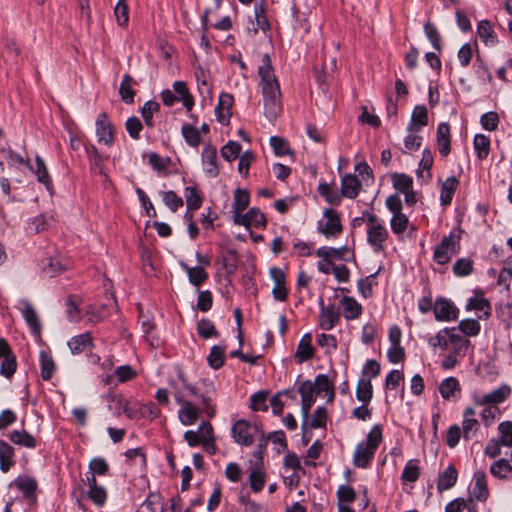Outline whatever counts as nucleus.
Instances as JSON below:
<instances>
[{
    "label": "nucleus",
    "mask_w": 512,
    "mask_h": 512,
    "mask_svg": "<svg viewBox=\"0 0 512 512\" xmlns=\"http://www.w3.org/2000/svg\"><path fill=\"white\" fill-rule=\"evenodd\" d=\"M510 394L511 387L504 384L491 391L490 393L484 394L481 397H476L475 403L477 405L497 406L498 404L503 403L510 396Z\"/></svg>",
    "instance_id": "nucleus-12"
},
{
    "label": "nucleus",
    "mask_w": 512,
    "mask_h": 512,
    "mask_svg": "<svg viewBox=\"0 0 512 512\" xmlns=\"http://www.w3.org/2000/svg\"><path fill=\"white\" fill-rule=\"evenodd\" d=\"M234 223L247 228L253 226L261 228L266 226V218L264 213L258 208H250L245 214L234 215Z\"/></svg>",
    "instance_id": "nucleus-10"
},
{
    "label": "nucleus",
    "mask_w": 512,
    "mask_h": 512,
    "mask_svg": "<svg viewBox=\"0 0 512 512\" xmlns=\"http://www.w3.org/2000/svg\"><path fill=\"white\" fill-rule=\"evenodd\" d=\"M362 187L360 180L352 174H346L341 179V195L349 199H355Z\"/></svg>",
    "instance_id": "nucleus-19"
},
{
    "label": "nucleus",
    "mask_w": 512,
    "mask_h": 512,
    "mask_svg": "<svg viewBox=\"0 0 512 512\" xmlns=\"http://www.w3.org/2000/svg\"><path fill=\"white\" fill-rule=\"evenodd\" d=\"M428 124V111L425 106H416L411 115L408 130L418 132Z\"/></svg>",
    "instance_id": "nucleus-27"
},
{
    "label": "nucleus",
    "mask_w": 512,
    "mask_h": 512,
    "mask_svg": "<svg viewBox=\"0 0 512 512\" xmlns=\"http://www.w3.org/2000/svg\"><path fill=\"white\" fill-rule=\"evenodd\" d=\"M10 441L16 445L33 449L37 446L36 439L25 430H13L8 435Z\"/></svg>",
    "instance_id": "nucleus-31"
},
{
    "label": "nucleus",
    "mask_w": 512,
    "mask_h": 512,
    "mask_svg": "<svg viewBox=\"0 0 512 512\" xmlns=\"http://www.w3.org/2000/svg\"><path fill=\"white\" fill-rule=\"evenodd\" d=\"M35 169H31L34 174L37 176L38 182L44 184L47 189H50L52 186V180L48 173L47 167L45 165V162L40 156H36L35 158Z\"/></svg>",
    "instance_id": "nucleus-42"
},
{
    "label": "nucleus",
    "mask_w": 512,
    "mask_h": 512,
    "mask_svg": "<svg viewBox=\"0 0 512 512\" xmlns=\"http://www.w3.org/2000/svg\"><path fill=\"white\" fill-rule=\"evenodd\" d=\"M197 332L203 339L218 337L219 333L215 328L214 323L209 319H202L197 324Z\"/></svg>",
    "instance_id": "nucleus-52"
},
{
    "label": "nucleus",
    "mask_w": 512,
    "mask_h": 512,
    "mask_svg": "<svg viewBox=\"0 0 512 512\" xmlns=\"http://www.w3.org/2000/svg\"><path fill=\"white\" fill-rule=\"evenodd\" d=\"M344 317L348 320L357 319L362 313V306L352 297L344 296L341 300Z\"/></svg>",
    "instance_id": "nucleus-36"
},
{
    "label": "nucleus",
    "mask_w": 512,
    "mask_h": 512,
    "mask_svg": "<svg viewBox=\"0 0 512 512\" xmlns=\"http://www.w3.org/2000/svg\"><path fill=\"white\" fill-rule=\"evenodd\" d=\"M459 186V180L455 176L447 178L441 186L440 202L441 205L447 206L451 204L453 195Z\"/></svg>",
    "instance_id": "nucleus-29"
},
{
    "label": "nucleus",
    "mask_w": 512,
    "mask_h": 512,
    "mask_svg": "<svg viewBox=\"0 0 512 512\" xmlns=\"http://www.w3.org/2000/svg\"><path fill=\"white\" fill-rule=\"evenodd\" d=\"M474 486H473V496L478 501H486L489 497V489L486 480V473L483 470H478L474 473L473 476Z\"/></svg>",
    "instance_id": "nucleus-20"
},
{
    "label": "nucleus",
    "mask_w": 512,
    "mask_h": 512,
    "mask_svg": "<svg viewBox=\"0 0 512 512\" xmlns=\"http://www.w3.org/2000/svg\"><path fill=\"white\" fill-rule=\"evenodd\" d=\"M234 98L229 93H221L219 101L215 107V114L217 119L221 123H227L231 117V108L233 105Z\"/></svg>",
    "instance_id": "nucleus-18"
},
{
    "label": "nucleus",
    "mask_w": 512,
    "mask_h": 512,
    "mask_svg": "<svg viewBox=\"0 0 512 512\" xmlns=\"http://www.w3.org/2000/svg\"><path fill=\"white\" fill-rule=\"evenodd\" d=\"M324 217L326 221L325 223L322 221L318 223V231L327 238H335L341 234L343 227L339 214L333 209H325Z\"/></svg>",
    "instance_id": "nucleus-7"
},
{
    "label": "nucleus",
    "mask_w": 512,
    "mask_h": 512,
    "mask_svg": "<svg viewBox=\"0 0 512 512\" xmlns=\"http://www.w3.org/2000/svg\"><path fill=\"white\" fill-rule=\"evenodd\" d=\"M450 328H443L436 333L433 337L429 338L428 343L432 348L439 347L442 350H447L450 347Z\"/></svg>",
    "instance_id": "nucleus-40"
},
{
    "label": "nucleus",
    "mask_w": 512,
    "mask_h": 512,
    "mask_svg": "<svg viewBox=\"0 0 512 512\" xmlns=\"http://www.w3.org/2000/svg\"><path fill=\"white\" fill-rule=\"evenodd\" d=\"M224 353L225 347L222 346H213L210 349V353L207 357L208 364L213 369H219L224 364Z\"/></svg>",
    "instance_id": "nucleus-50"
},
{
    "label": "nucleus",
    "mask_w": 512,
    "mask_h": 512,
    "mask_svg": "<svg viewBox=\"0 0 512 512\" xmlns=\"http://www.w3.org/2000/svg\"><path fill=\"white\" fill-rule=\"evenodd\" d=\"M86 151L91 170L100 175H105L104 161L106 158H104L94 146L86 148Z\"/></svg>",
    "instance_id": "nucleus-39"
},
{
    "label": "nucleus",
    "mask_w": 512,
    "mask_h": 512,
    "mask_svg": "<svg viewBox=\"0 0 512 512\" xmlns=\"http://www.w3.org/2000/svg\"><path fill=\"white\" fill-rule=\"evenodd\" d=\"M392 182L394 188L402 193L413 187V179L406 174L394 173L392 175Z\"/></svg>",
    "instance_id": "nucleus-56"
},
{
    "label": "nucleus",
    "mask_w": 512,
    "mask_h": 512,
    "mask_svg": "<svg viewBox=\"0 0 512 512\" xmlns=\"http://www.w3.org/2000/svg\"><path fill=\"white\" fill-rule=\"evenodd\" d=\"M455 391H460L459 381L455 377L444 379L439 386V392L446 400L450 399Z\"/></svg>",
    "instance_id": "nucleus-48"
},
{
    "label": "nucleus",
    "mask_w": 512,
    "mask_h": 512,
    "mask_svg": "<svg viewBox=\"0 0 512 512\" xmlns=\"http://www.w3.org/2000/svg\"><path fill=\"white\" fill-rule=\"evenodd\" d=\"M41 378L44 381H49L56 370L55 362L50 353L42 350L39 355Z\"/></svg>",
    "instance_id": "nucleus-32"
},
{
    "label": "nucleus",
    "mask_w": 512,
    "mask_h": 512,
    "mask_svg": "<svg viewBox=\"0 0 512 512\" xmlns=\"http://www.w3.org/2000/svg\"><path fill=\"white\" fill-rule=\"evenodd\" d=\"M450 330L452 331L450 332L451 351L454 352V354H459L460 357H464L467 349L471 345L470 340L461 336L456 327H450Z\"/></svg>",
    "instance_id": "nucleus-26"
},
{
    "label": "nucleus",
    "mask_w": 512,
    "mask_h": 512,
    "mask_svg": "<svg viewBox=\"0 0 512 512\" xmlns=\"http://www.w3.org/2000/svg\"><path fill=\"white\" fill-rule=\"evenodd\" d=\"M21 304V312L25 322L30 327L32 334L39 337L41 334V322L34 307L29 301H22Z\"/></svg>",
    "instance_id": "nucleus-14"
},
{
    "label": "nucleus",
    "mask_w": 512,
    "mask_h": 512,
    "mask_svg": "<svg viewBox=\"0 0 512 512\" xmlns=\"http://www.w3.org/2000/svg\"><path fill=\"white\" fill-rule=\"evenodd\" d=\"M195 77L197 80V86L199 93L205 97H211L212 95V87L208 81V73L203 68H198L195 71Z\"/></svg>",
    "instance_id": "nucleus-44"
},
{
    "label": "nucleus",
    "mask_w": 512,
    "mask_h": 512,
    "mask_svg": "<svg viewBox=\"0 0 512 512\" xmlns=\"http://www.w3.org/2000/svg\"><path fill=\"white\" fill-rule=\"evenodd\" d=\"M364 216H367V242L375 253H381L385 250L388 230L375 214L364 212Z\"/></svg>",
    "instance_id": "nucleus-3"
},
{
    "label": "nucleus",
    "mask_w": 512,
    "mask_h": 512,
    "mask_svg": "<svg viewBox=\"0 0 512 512\" xmlns=\"http://www.w3.org/2000/svg\"><path fill=\"white\" fill-rule=\"evenodd\" d=\"M314 356V349L312 347V336L310 333H306L300 339L297 350L295 353V358L298 363H302L311 359Z\"/></svg>",
    "instance_id": "nucleus-22"
},
{
    "label": "nucleus",
    "mask_w": 512,
    "mask_h": 512,
    "mask_svg": "<svg viewBox=\"0 0 512 512\" xmlns=\"http://www.w3.org/2000/svg\"><path fill=\"white\" fill-rule=\"evenodd\" d=\"M135 84L134 79L129 74H125L120 83L119 94L121 99L126 104H132L134 102L135 90L133 89V85Z\"/></svg>",
    "instance_id": "nucleus-34"
},
{
    "label": "nucleus",
    "mask_w": 512,
    "mask_h": 512,
    "mask_svg": "<svg viewBox=\"0 0 512 512\" xmlns=\"http://www.w3.org/2000/svg\"><path fill=\"white\" fill-rule=\"evenodd\" d=\"M68 346L73 354H80L93 346L92 336L89 332L74 336L68 341Z\"/></svg>",
    "instance_id": "nucleus-28"
},
{
    "label": "nucleus",
    "mask_w": 512,
    "mask_h": 512,
    "mask_svg": "<svg viewBox=\"0 0 512 512\" xmlns=\"http://www.w3.org/2000/svg\"><path fill=\"white\" fill-rule=\"evenodd\" d=\"M381 442L382 428L380 425H375L368 433L366 441L356 446L353 456L354 465L359 468L368 467Z\"/></svg>",
    "instance_id": "nucleus-2"
},
{
    "label": "nucleus",
    "mask_w": 512,
    "mask_h": 512,
    "mask_svg": "<svg viewBox=\"0 0 512 512\" xmlns=\"http://www.w3.org/2000/svg\"><path fill=\"white\" fill-rule=\"evenodd\" d=\"M456 328L467 337L477 336L481 330L480 323L476 319L461 320Z\"/></svg>",
    "instance_id": "nucleus-47"
},
{
    "label": "nucleus",
    "mask_w": 512,
    "mask_h": 512,
    "mask_svg": "<svg viewBox=\"0 0 512 512\" xmlns=\"http://www.w3.org/2000/svg\"><path fill=\"white\" fill-rule=\"evenodd\" d=\"M373 396V388L370 378L362 377L358 383L356 388V398L363 402V404H368Z\"/></svg>",
    "instance_id": "nucleus-37"
},
{
    "label": "nucleus",
    "mask_w": 512,
    "mask_h": 512,
    "mask_svg": "<svg viewBox=\"0 0 512 512\" xmlns=\"http://www.w3.org/2000/svg\"><path fill=\"white\" fill-rule=\"evenodd\" d=\"M159 109L160 105L156 101H147L143 105L141 108V115L147 127L152 128L154 126L153 115L154 113L158 112Z\"/></svg>",
    "instance_id": "nucleus-54"
},
{
    "label": "nucleus",
    "mask_w": 512,
    "mask_h": 512,
    "mask_svg": "<svg viewBox=\"0 0 512 512\" xmlns=\"http://www.w3.org/2000/svg\"><path fill=\"white\" fill-rule=\"evenodd\" d=\"M172 389L175 401L180 405L178 412L179 421L186 426L192 425L198 419L203 408L201 409L187 400L185 394L181 392L180 387L176 383H172Z\"/></svg>",
    "instance_id": "nucleus-4"
},
{
    "label": "nucleus",
    "mask_w": 512,
    "mask_h": 512,
    "mask_svg": "<svg viewBox=\"0 0 512 512\" xmlns=\"http://www.w3.org/2000/svg\"><path fill=\"white\" fill-rule=\"evenodd\" d=\"M298 392L301 395V412L304 420H308L310 409L316 400V388L310 380L303 381Z\"/></svg>",
    "instance_id": "nucleus-9"
},
{
    "label": "nucleus",
    "mask_w": 512,
    "mask_h": 512,
    "mask_svg": "<svg viewBox=\"0 0 512 512\" xmlns=\"http://www.w3.org/2000/svg\"><path fill=\"white\" fill-rule=\"evenodd\" d=\"M15 486L22 492L25 498L35 497L37 481L27 475L18 476L14 481Z\"/></svg>",
    "instance_id": "nucleus-30"
},
{
    "label": "nucleus",
    "mask_w": 512,
    "mask_h": 512,
    "mask_svg": "<svg viewBox=\"0 0 512 512\" xmlns=\"http://www.w3.org/2000/svg\"><path fill=\"white\" fill-rule=\"evenodd\" d=\"M318 192L331 205L338 206L341 203V193L331 188L327 183L320 184L318 186Z\"/></svg>",
    "instance_id": "nucleus-46"
},
{
    "label": "nucleus",
    "mask_w": 512,
    "mask_h": 512,
    "mask_svg": "<svg viewBox=\"0 0 512 512\" xmlns=\"http://www.w3.org/2000/svg\"><path fill=\"white\" fill-rule=\"evenodd\" d=\"M113 399H117L119 407L123 408L124 414L132 420L140 419L139 405L137 403L131 404L126 402L121 396H113Z\"/></svg>",
    "instance_id": "nucleus-55"
},
{
    "label": "nucleus",
    "mask_w": 512,
    "mask_h": 512,
    "mask_svg": "<svg viewBox=\"0 0 512 512\" xmlns=\"http://www.w3.org/2000/svg\"><path fill=\"white\" fill-rule=\"evenodd\" d=\"M499 440L503 446L512 448V421H503L498 426Z\"/></svg>",
    "instance_id": "nucleus-53"
},
{
    "label": "nucleus",
    "mask_w": 512,
    "mask_h": 512,
    "mask_svg": "<svg viewBox=\"0 0 512 512\" xmlns=\"http://www.w3.org/2000/svg\"><path fill=\"white\" fill-rule=\"evenodd\" d=\"M270 276L274 281L272 294L277 301H286L288 297V290L286 288V275L284 271L277 267H272L269 270Z\"/></svg>",
    "instance_id": "nucleus-13"
},
{
    "label": "nucleus",
    "mask_w": 512,
    "mask_h": 512,
    "mask_svg": "<svg viewBox=\"0 0 512 512\" xmlns=\"http://www.w3.org/2000/svg\"><path fill=\"white\" fill-rule=\"evenodd\" d=\"M162 200L173 212L183 206V200L174 191L162 192Z\"/></svg>",
    "instance_id": "nucleus-63"
},
{
    "label": "nucleus",
    "mask_w": 512,
    "mask_h": 512,
    "mask_svg": "<svg viewBox=\"0 0 512 512\" xmlns=\"http://www.w3.org/2000/svg\"><path fill=\"white\" fill-rule=\"evenodd\" d=\"M190 395L200 397L203 411L209 418H213L216 414V405L213 403L214 391L212 393L199 394L197 388L191 384L186 390Z\"/></svg>",
    "instance_id": "nucleus-23"
},
{
    "label": "nucleus",
    "mask_w": 512,
    "mask_h": 512,
    "mask_svg": "<svg viewBox=\"0 0 512 512\" xmlns=\"http://www.w3.org/2000/svg\"><path fill=\"white\" fill-rule=\"evenodd\" d=\"M250 202L249 192L245 189L237 188L234 192L233 212L234 215L243 214Z\"/></svg>",
    "instance_id": "nucleus-41"
},
{
    "label": "nucleus",
    "mask_w": 512,
    "mask_h": 512,
    "mask_svg": "<svg viewBox=\"0 0 512 512\" xmlns=\"http://www.w3.org/2000/svg\"><path fill=\"white\" fill-rule=\"evenodd\" d=\"M474 149L479 159H485L490 151V139L483 135L477 134L473 141Z\"/></svg>",
    "instance_id": "nucleus-49"
},
{
    "label": "nucleus",
    "mask_w": 512,
    "mask_h": 512,
    "mask_svg": "<svg viewBox=\"0 0 512 512\" xmlns=\"http://www.w3.org/2000/svg\"><path fill=\"white\" fill-rule=\"evenodd\" d=\"M14 456V448L0 439V470L3 473H7L15 465Z\"/></svg>",
    "instance_id": "nucleus-24"
},
{
    "label": "nucleus",
    "mask_w": 512,
    "mask_h": 512,
    "mask_svg": "<svg viewBox=\"0 0 512 512\" xmlns=\"http://www.w3.org/2000/svg\"><path fill=\"white\" fill-rule=\"evenodd\" d=\"M258 75L261 79L264 113L269 120H273L282 110V102L280 86L274 74L269 54L263 55L262 64L258 68Z\"/></svg>",
    "instance_id": "nucleus-1"
},
{
    "label": "nucleus",
    "mask_w": 512,
    "mask_h": 512,
    "mask_svg": "<svg viewBox=\"0 0 512 512\" xmlns=\"http://www.w3.org/2000/svg\"><path fill=\"white\" fill-rule=\"evenodd\" d=\"M453 272L456 276L464 277L473 272V261L469 258H461L453 265Z\"/></svg>",
    "instance_id": "nucleus-59"
},
{
    "label": "nucleus",
    "mask_w": 512,
    "mask_h": 512,
    "mask_svg": "<svg viewBox=\"0 0 512 512\" xmlns=\"http://www.w3.org/2000/svg\"><path fill=\"white\" fill-rule=\"evenodd\" d=\"M182 135L185 138V141L188 145L192 147H197L201 141V136L199 131L190 124H184L182 126Z\"/></svg>",
    "instance_id": "nucleus-58"
},
{
    "label": "nucleus",
    "mask_w": 512,
    "mask_h": 512,
    "mask_svg": "<svg viewBox=\"0 0 512 512\" xmlns=\"http://www.w3.org/2000/svg\"><path fill=\"white\" fill-rule=\"evenodd\" d=\"M460 232L452 231L448 236H444L439 245L436 246L433 259L440 265L447 264L452 255L459 252Z\"/></svg>",
    "instance_id": "nucleus-5"
},
{
    "label": "nucleus",
    "mask_w": 512,
    "mask_h": 512,
    "mask_svg": "<svg viewBox=\"0 0 512 512\" xmlns=\"http://www.w3.org/2000/svg\"><path fill=\"white\" fill-rule=\"evenodd\" d=\"M257 427L252 426L247 420L240 419L237 420L232 428L231 433L234 441L243 446H250L254 442V434Z\"/></svg>",
    "instance_id": "nucleus-6"
},
{
    "label": "nucleus",
    "mask_w": 512,
    "mask_h": 512,
    "mask_svg": "<svg viewBox=\"0 0 512 512\" xmlns=\"http://www.w3.org/2000/svg\"><path fill=\"white\" fill-rule=\"evenodd\" d=\"M115 127L106 113L98 115L96 120V135L99 143L112 146L114 142Z\"/></svg>",
    "instance_id": "nucleus-8"
},
{
    "label": "nucleus",
    "mask_w": 512,
    "mask_h": 512,
    "mask_svg": "<svg viewBox=\"0 0 512 512\" xmlns=\"http://www.w3.org/2000/svg\"><path fill=\"white\" fill-rule=\"evenodd\" d=\"M185 198L188 210H197L201 207L202 197L195 187H186Z\"/></svg>",
    "instance_id": "nucleus-57"
},
{
    "label": "nucleus",
    "mask_w": 512,
    "mask_h": 512,
    "mask_svg": "<svg viewBox=\"0 0 512 512\" xmlns=\"http://www.w3.org/2000/svg\"><path fill=\"white\" fill-rule=\"evenodd\" d=\"M420 476V468L414 460L408 461L405 465L401 478L406 482H416Z\"/></svg>",
    "instance_id": "nucleus-60"
},
{
    "label": "nucleus",
    "mask_w": 512,
    "mask_h": 512,
    "mask_svg": "<svg viewBox=\"0 0 512 512\" xmlns=\"http://www.w3.org/2000/svg\"><path fill=\"white\" fill-rule=\"evenodd\" d=\"M476 411L472 407H467L463 412L462 433L466 440H469L479 429L480 423L475 418Z\"/></svg>",
    "instance_id": "nucleus-17"
},
{
    "label": "nucleus",
    "mask_w": 512,
    "mask_h": 512,
    "mask_svg": "<svg viewBox=\"0 0 512 512\" xmlns=\"http://www.w3.org/2000/svg\"><path fill=\"white\" fill-rule=\"evenodd\" d=\"M240 152L241 145L236 141H229L221 149L222 157L228 162L235 160L239 156Z\"/></svg>",
    "instance_id": "nucleus-62"
},
{
    "label": "nucleus",
    "mask_w": 512,
    "mask_h": 512,
    "mask_svg": "<svg viewBox=\"0 0 512 512\" xmlns=\"http://www.w3.org/2000/svg\"><path fill=\"white\" fill-rule=\"evenodd\" d=\"M490 473L496 478L507 479L512 474V466L506 459H499L491 465Z\"/></svg>",
    "instance_id": "nucleus-43"
},
{
    "label": "nucleus",
    "mask_w": 512,
    "mask_h": 512,
    "mask_svg": "<svg viewBox=\"0 0 512 512\" xmlns=\"http://www.w3.org/2000/svg\"><path fill=\"white\" fill-rule=\"evenodd\" d=\"M17 362L15 355L2 359L0 365V374L8 379H11L16 372Z\"/></svg>",
    "instance_id": "nucleus-64"
},
{
    "label": "nucleus",
    "mask_w": 512,
    "mask_h": 512,
    "mask_svg": "<svg viewBox=\"0 0 512 512\" xmlns=\"http://www.w3.org/2000/svg\"><path fill=\"white\" fill-rule=\"evenodd\" d=\"M173 88L176 94L179 95V100L182 101L184 107L189 112L194 106V98L190 94L187 85L183 81H176L173 83Z\"/></svg>",
    "instance_id": "nucleus-38"
},
{
    "label": "nucleus",
    "mask_w": 512,
    "mask_h": 512,
    "mask_svg": "<svg viewBox=\"0 0 512 512\" xmlns=\"http://www.w3.org/2000/svg\"><path fill=\"white\" fill-rule=\"evenodd\" d=\"M433 312L438 321H451L458 316V309L455 305L450 300L442 297L436 299Z\"/></svg>",
    "instance_id": "nucleus-11"
},
{
    "label": "nucleus",
    "mask_w": 512,
    "mask_h": 512,
    "mask_svg": "<svg viewBox=\"0 0 512 512\" xmlns=\"http://www.w3.org/2000/svg\"><path fill=\"white\" fill-rule=\"evenodd\" d=\"M437 146L439 153L442 156H447L450 153V126L448 123H440L437 128Z\"/></svg>",
    "instance_id": "nucleus-25"
},
{
    "label": "nucleus",
    "mask_w": 512,
    "mask_h": 512,
    "mask_svg": "<svg viewBox=\"0 0 512 512\" xmlns=\"http://www.w3.org/2000/svg\"><path fill=\"white\" fill-rule=\"evenodd\" d=\"M340 319V311L334 305L322 306L319 317V326L323 330H331Z\"/></svg>",
    "instance_id": "nucleus-15"
},
{
    "label": "nucleus",
    "mask_w": 512,
    "mask_h": 512,
    "mask_svg": "<svg viewBox=\"0 0 512 512\" xmlns=\"http://www.w3.org/2000/svg\"><path fill=\"white\" fill-rule=\"evenodd\" d=\"M477 33L486 45H494L497 42L493 28L488 20H482L478 23Z\"/></svg>",
    "instance_id": "nucleus-45"
},
{
    "label": "nucleus",
    "mask_w": 512,
    "mask_h": 512,
    "mask_svg": "<svg viewBox=\"0 0 512 512\" xmlns=\"http://www.w3.org/2000/svg\"><path fill=\"white\" fill-rule=\"evenodd\" d=\"M268 392L267 391H259L254 393L250 397V408L253 411H267L268 405L266 404Z\"/></svg>",
    "instance_id": "nucleus-61"
},
{
    "label": "nucleus",
    "mask_w": 512,
    "mask_h": 512,
    "mask_svg": "<svg viewBox=\"0 0 512 512\" xmlns=\"http://www.w3.org/2000/svg\"><path fill=\"white\" fill-rule=\"evenodd\" d=\"M458 472L454 465H449L439 474L437 490L439 492L451 489L457 482Z\"/></svg>",
    "instance_id": "nucleus-21"
},
{
    "label": "nucleus",
    "mask_w": 512,
    "mask_h": 512,
    "mask_svg": "<svg viewBox=\"0 0 512 512\" xmlns=\"http://www.w3.org/2000/svg\"><path fill=\"white\" fill-rule=\"evenodd\" d=\"M346 253H348V248L346 246H343L340 248L324 247L323 246L316 250L317 256L326 262H329L332 259L346 260V258H345Z\"/></svg>",
    "instance_id": "nucleus-33"
},
{
    "label": "nucleus",
    "mask_w": 512,
    "mask_h": 512,
    "mask_svg": "<svg viewBox=\"0 0 512 512\" xmlns=\"http://www.w3.org/2000/svg\"><path fill=\"white\" fill-rule=\"evenodd\" d=\"M237 253L233 249L225 251L221 256V263L226 273L231 275L234 274L237 269Z\"/></svg>",
    "instance_id": "nucleus-51"
},
{
    "label": "nucleus",
    "mask_w": 512,
    "mask_h": 512,
    "mask_svg": "<svg viewBox=\"0 0 512 512\" xmlns=\"http://www.w3.org/2000/svg\"><path fill=\"white\" fill-rule=\"evenodd\" d=\"M181 267L187 272L189 281L194 286L198 287L208 278L207 272L201 266L189 267L186 263L181 262Z\"/></svg>",
    "instance_id": "nucleus-35"
},
{
    "label": "nucleus",
    "mask_w": 512,
    "mask_h": 512,
    "mask_svg": "<svg viewBox=\"0 0 512 512\" xmlns=\"http://www.w3.org/2000/svg\"><path fill=\"white\" fill-rule=\"evenodd\" d=\"M202 161L206 174L211 178L217 177L219 168L217 165V151L214 147L207 145L203 148Z\"/></svg>",
    "instance_id": "nucleus-16"
}]
</instances>
